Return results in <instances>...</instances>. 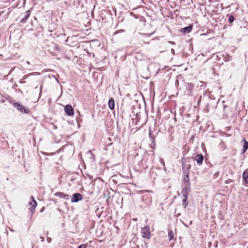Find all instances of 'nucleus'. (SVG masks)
<instances>
[{"mask_svg": "<svg viewBox=\"0 0 248 248\" xmlns=\"http://www.w3.org/2000/svg\"><path fill=\"white\" fill-rule=\"evenodd\" d=\"M141 233L142 234V236L143 238L147 239H149L150 238L151 232L149 227L147 226L142 228L141 229Z\"/></svg>", "mask_w": 248, "mask_h": 248, "instance_id": "f257e3e1", "label": "nucleus"}, {"mask_svg": "<svg viewBox=\"0 0 248 248\" xmlns=\"http://www.w3.org/2000/svg\"><path fill=\"white\" fill-rule=\"evenodd\" d=\"M15 108H16L20 112H24L25 113H28L29 112V110L25 108L23 106L17 103H15L14 104Z\"/></svg>", "mask_w": 248, "mask_h": 248, "instance_id": "f03ea898", "label": "nucleus"}, {"mask_svg": "<svg viewBox=\"0 0 248 248\" xmlns=\"http://www.w3.org/2000/svg\"><path fill=\"white\" fill-rule=\"evenodd\" d=\"M82 199L81 194L78 193H75L73 195V198L71 199L72 202H77Z\"/></svg>", "mask_w": 248, "mask_h": 248, "instance_id": "7ed1b4c3", "label": "nucleus"}, {"mask_svg": "<svg viewBox=\"0 0 248 248\" xmlns=\"http://www.w3.org/2000/svg\"><path fill=\"white\" fill-rule=\"evenodd\" d=\"M64 111L65 113L69 116H72L74 115V111L73 108L70 105H67L65 107Z\"/></svg>", "mask_w": 248, "mask_h": 248, "instance_id": "20e7f679", "label": "nucleus"}, {"mask_svg": "<svg viewBox=\"0 0 248 248\" xmlns=\"http://www.w3.org/2000/svg\"><path fill=\"white\" fill-rule=\"evenodd\" d=\"M203 157L201 154H198L195 157L194 160L196 161L197 164L201 165L203 161Z\"/></svg>", "mask_w": 248, "mask_h": 248, "instance_id": "39448f33", "label": "nucleus"}, {"mask_svg": "<svg viewBox=\"0 0 248 248\" xmlns=\"http://www.w3.org/2000/svg\"><path fill=\"white\" fill-rule=\"evenodd\" d=\"M31 198L32 199V201L30 202V205L31 206L30 210L31 212H33L34 211L35 208L37 206V202L34 200L32 196H31Z\"/></svg>", "mask_w": 248, "mask_h": 248, "instance_id": "423d86ee", "label": "nucleus"}, {"mask_svg": "<svg viewBox=\"0 0 248 248\" xmlns=\"http://www.w3.org/2000/svg\"><path fill=\"white\" fill-rule=\"evenodd\" d=\"M55 195L61 198H63L66 200H68L69 199V196L68 195L65 194L62 192H57Z\"/></svg>", "mask_w": 248, "mask_h": 248, "instance_id": "0eeeda50", "label": "nucleus"}, {"mask_svg": "<svg viewBox=\"0 0 248 248\" xmlns=\"http://www.w3.org/2000/svg\"><path fill=\"white\" fill-rule=\"evenodd\" d=\"M192 29V26L190 25L185 28H183L180 30L181 32L184 33H189L190 32Z\"/></svg>", "mask_w": 248, "mask_h": 248, "instance_id": "6e6552de", "label": "nucleus"}, {"mask_svg": "<svg viewBox=\"0 0 248 248\" xmlns=\"http://www.w3.org/2000/svg\"><path fill=\"white\" fill-rule=\"evenodd\" d=\"M242 177L244 182L246 184H248V172L245 170L242 174Z\"/></svg>", "mask_w": 248, "mask_h": 248, "instance_id": "1a4fd4ad", "label": "nucleus"}, {"mask_svg": "<svg viewBox=\"0 0 248 248\" xmlns=\"http://www.w3.org/2000/svg\"><path fill=\"white\" fill-rule=\"evenodd\" d=\"M31 12L30 10H28L26 12L25 16L21 20V22L24 23L26 21L29 17L30 16Z\"/></svg>", "mask_w": 248, "mask_h": 248, "instance_id": "9d476101", "label": "nucleus"}, {"mask_svg": "<svg viewBox=\"0 0 248 248\" xmlns=\"http://www.w3.org/2000/svg\"><path fill=\"white\" fill-rule=\"evenodd\" d=\"M108 104L109 108L110 109L112 110L114 109L115 106V103L114 100L112 98H111L109 100Z\"/></svg>", "mask_w": 248, "mask_h": 248, "instance_id": "9b49d317", "label": "nucleus"}, {"mask_svg": "<svg viewBox=\"0 0 248 248\" xmlns=\"http://www.w3.org/2000/svg\"><path fill=\"white\" fill-rule=\"evenodd\" d=\"M181 193H182V194L183 195V197H187V194H188L187 188L186 187L182 189V191Z\"/></svg>", "mask_w": 248, "mask_h": 248, "instance_id": "f8f14e48", "label": "nucleus"}, {"mask_svg": "<svg viewBox=\"0 0 248 248\" xmlns=\"http://www.w3.org/2000/svg\"><path fill=\"white\" fill-rule=\"evenodd\" d=\"M182 201H183V205H184V207L185 208L188 204V203L187 202V197H183Z\"/></svg>", "mask_w": 248, "mask_h": 248, "instance_id": "ddd939ff", "label": "nucleus"}, {"mask_svg": "<svg viewBox=\"0 0 248 248\" xmlns=\"http://www.w3.org/2000/svg\"><path fill=\"white\" fill-rule=\"evenodd\" d=\"M168 236L170 238V240L172 239L173 237V233L172 231H170L168 232Z\"/></svg>", "mask_w": 248, "mask_h": 248, "instance_id": "4468645a", "label": "nucleus"}, {"mask_svg": "<svg viewBox=\"0 0 248 248\" xmlns=\"http://www.w3.org/2000/svg\"><path fill=\"white\" fill-rule=\"evenodd\" d=\"M234 21V17L233 16H230L229 17V21L232 23Z\"/></svg>", "mask_w": 248, "mask_h": 248, "instance_id": "2eb2a0df", "label": "nucleus"}, {"mask_svg": "<svg viewBox=\"0 0 248 248\" xmlns=\"http://www.w3.org/2000/svg\"><path fill=\"white\" fill-rule=\"evenodd\" d=\"M244 152L247 149H248V142H247V141H246V143H245V145L244 146Z\"/></svg>", "mask_w": 248, "mask_h": 248, "instance_id": "dca6fc26", "label": "nucleus"}, {"mask_svg": "<svg viewBox=\"0 0 248 248\" xmlns=\"http://www.w3.org/2000/svg\"><path fill=\"white\" fill-rule=\"evenodd\" d=\"M34 73H30L29 74V75H25L23 77L24 79H26L29 76H30V75H33Z\"/></svg>", "mask_w": 248, "mask_h": 248, "instance_id": "f3484780", "label": "nucleus"}, {"mask_svg": "<svg viewBox=\"0 0 248 248\" xmlns=\"http://www.w3.org/2000/svg\"><path fill=\"white\" fill-rule=\"evenodd\" d=\"M86 246L85 244L80 245L78 248H86Z\"/></svg>", "mask_w": 248, "mask_h": 248, "instance_id": "a211bd4d", "label": "nucleus"}, {"mask_svg": "<svg viewBox=\"0 0 248 248\" xmlns=\"http://www.w3.org/2000/svg\"><path fill=\"white\" fill-rule=\"evenodd\" d=\"M46 240L48 243H50L51 241V239L49 237H48Z\"/></svg>", "mask_w": 248, "mask_h": 248, "instance_id": "6ab92c4d", "label": "nucleus"}, {"mask_svg": "<svg viewBox=\"0 0 248 248\" xmlns=\"http://www.w3.org/2000/svg\"><path fill=\"white\" fill-rule=\"evenodd\" d=\"M171 52L174 54V50L173 49H171Z\"/></svg>", "mask_w": 248, "mask_h": 248, "instance_id": "aec40b11", "label": "nucleus"}, {"mask_svg": "<svg viewBox=\"0 0 248 248\" xmlns=\"http://www.w3.org/2000/svg\"><path fill=\"white\" fill-rule=\"evenodd\" d=\"M42 86H41V87H40V93H41V92H42Z\"/></svg>", "mask_w": 248, "mask_h": 248, "instance_id": "412c9836", "label": "nucleus"}, {"mask_svg": "<svg viewBox=\"0 0 248 248\" xmlns=\"http://www.w3.org/2000/svg\"><path fill=\"white\" fill-rule=\"evenodd\" d=\"M170 43L171 44H173V45L174 44V43L173 42H170Z\"/></svg>", "mask_w": 248, "mask_h": 248, "instance_id": "4be33fe9", "label": "nucleus"}, {"mask_svg": "<svg viewBox=\"0 0 248 248\" xmlns=\"http://www.w3.org/2000/svg\"><path fill=\"white\" fill-rule=\"evenodd\" d=\"M26 63H27V64H30V62H29V61H27V62H26Z\"/></svg>", "mask_w": 248, "mask_h": 248, "instance_id": "5701e85b", "label": "nucleus"}, {"mask_svg": "<svg viewBox=\"0 0 248 248\" xmlns=\"http://www.w3.org/2000/svg\"><path fill=\"white\" fill-rule=\"evenodd\" d=\"M41 240H42V241H44V238H43V237H41Z\"/></svg>", "mask_w": 248, "mask_h": 248, "instance_id": "b1692460", "label": "nucleus"}, {"mask_svg": "<svg viewBox=\"0 0 248 248\" xmlns=\"http://www.w3.org/2000/svg\"><path fill=\"white\" fill-rule=\"evenodd\" d=\"M186 177H187V179H188V175H186Z\"/></svg>", "mask_w": 248, "mask_h": 248, "instance_id": "393cba45", "label": "nucleus"}]
</instances>
